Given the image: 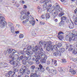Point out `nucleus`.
<instances>
[{"label": "nucleus", "instance_id": "1", "mask_svg": "<svg viewBox=\"0 0 77 77\" xmlns=\"http://www.w3.org/2000/svg\"><path fill=\"white\" fill-rule=\"evenodd\" d=\"M50 2V0H41L40 2V3H44L43 5V8L45 9L49 12H51L54 11V6H53L51 8H47V4Z\"/></svg>", "mask_w": 77, "mask_h": 77}, {"label": "nucleus", "instance_id": "2", "mask_svg": "<svg viewBox=\"0 0 77 77\" xmlns=\"http://www.w3.org/2000/svg\"><path fill=\"white\" fill-rule=\"evenodd\" d=\"M39 44L41 47H43L44 48H45L46 47V50L47 51H50V49H52L53 48V46H51V42L49 41L46 43L45 44L43 43V42L42 41H40L39 42Z\"/></svg>", "mask_w": 77, "mask_h": 77}, {"label": "nucleus", "instance_id": "3", "mask_svg": "<svg viewBox=\"0 0 77 77\" xmlns=\"http://www.w3.org/2000/svg\"><path fill=\"white\" fill-rule=\"evenodd\" d=\"M72 35L68 36L67 35L66 36V39L67 41H69V42L72 41H75L77 40V32H75L74 30L72 31Z\"/></svg>", "mask_w": 77, "mask_h": 77}, {"label": "nucleus", "instance_id": "4", "mask_svg": "<svg viewBox=\"0 0 77 77\" xmlns=\"http://www.w3.org/2000/svg\"><path fill=\"white\" fill-rule=\"evenodd\" d=\"M39 59H41V57L39 55H37V52H35V55L33 57L32 59V61L35 62L36 64L38 65L40 63Z\"/></svg>", "mask_w": 77, "mask_h": 77}, {"label": "nucleus", "instance_id": "5", "mask_svg": "<svg viewBox=\"0 0 77 77\" xmlns=\"http://www.w3.org/2000/svg\"><path fill=\"white\" fill-rule=\"evenodd\" d=\"M17 51L14 49H12V54H10L9 57V58H11L12 60H14V59H17L18 60V55L16 54L13 57V55L15 54Z\"/></svg>", "mask_w": 77, "mask_h": 77}, {"label": "nucleus", "instance_id": "6", "mask_svg": "<svg viewBox=\"0 0 77 77\" xmlns=\"http://www.w3.org/2000/svg\"><path fill=\"white\" fill-rule=\"evenodd\" d=\"M54 11L55 12L53 14V15L55 17V16H57V15H58V11L60 12V11H62V8H60V6H59V5H57L55 6Z\"/></svg>", "mask_w": 77, "mask_h": 77}, {"label": "nucleus", "instance_id": "7", "mask_svg": "<svg viewBox=\"0 0 77 77\" xmlns=\"http://www.w3.org/2000/svg\"><path fill=\"white\" fill-rule=\"evenodd\" d=\"M59 51H57V52H55L54 53L53 56H61V53L60 52L62 53H63V52H64L65 51V48H59Z\"/></svg>", "mask_w": 77, "mask_h": 77}, {"label": "nucleus", "instance_id": "8", "mask_svg": "<svg viewBox=\"0 0 77 77\" xmlns=\"http://www.w3.org/2000/svg\"><path fill=\"white\" fill-rule=\"evenodd\" d=\"M5 18L2 17H0V27H3L6 24V22L5 21Z\"/></svg>", "mask_w": 77, "mask_h": 77}, {"label": "nucleus", "instance_id": "9", "mask_svg": "<svg viewBox=\"0 0 77 77\" xmlns=\"http://www.w3.org/2000/svg\"><path fill=\"white\" fill-rule=\"evenodd\" d=\"M20 18L22 20L25 21H23L22 22V24H26V23H27L29 20V16H26V15L24 16L23 17H22V16H20Z\"/></svg>", "mask_w": 77, "mask_h": 77}, {"label": "nucleus", "instance_id": "10", "mask_svg": "<svg viewBox=\"0 0 77 77\" xmlns=\"http://www.w3.org/2000/svg\"><path fill=\"white\" fill-rule=\"evenodd\" d=\"M35 48V47H33L32 48V50H31L32 46H29L27 48V50H28V51H25V53L26 54H27V55H29V54H30V55H31V54H33V48Z\"/></svg>", "mask_w": 77, "mask_h": 77}, {"label": "nucleus", "instance_id": "11", "mask_svg": "<svg viewBox=\"0 0 77 77\" xmlns=\"http://www.w3.org/2000/svg\"><path fill=\"white\" fill-rule=\"evenodd\" d=\"M38 50H39L38 51H40V50L42 51H43L42 48L39 46L36 45L35 46V48H32V51H33V52H35V53H37V51H38Z\"/></svg>", "mask_w": 77, "mask_h": 77}, {"label": "nucleus", "instance_id": "12", "mask_svg": "<svg viewBox=\"0 0 77 77\" xmlns=\"http://www.w3.org/2000/svg\"><path fill=\"white\" fill-rule=\"evenodd\" d=\"M21 15L20 16H22V17H24L23 15L25 14L24 16H29L30 15V13L29 11H27V10L25 9L24 10H22L21 12Z\"/></svg>", "mask_w": 77, "mask_h": 77}, {"label": "nucleus", "instance_id": "13", "mask_svg": "<svg viewBox=\"0 0 77 77\" xmlns=\"http://www.w3.org/2000/svg\"><path fill=\"white\" fill-rule=\"evenodd\" d=\"M26 68V67L24 66H22V69H21L20 70V72H18V74L19 75V76L22 75H23L24 74V72H26V69H25Z\"/></svg>", "mask_w": 77, "mask_h": 77}, {"label": "nucleus", "instance_id": "14", "mask_svg": "<svg viewBox=\"0 0 77 77\" xmlns=\"http://www.w3.org/2000/svg\"><path fill=\"white\" fill-rule=\"evenodd\" d=\"M37 53L38 54V55L40 56V57H41V59H47V55H45V54H43L42 51H38Z\"/></svg>", "mask_w": 77, "mask_h": 77}, {"label": "nucleus", "instance_id": "15", "mask_svg": "<svg viewBox=\"0 0 77 77\" xmlns=\"http://www.w3.org/2000/svg\"><path fill=\"white\" fill-rule=\"evenodd\" d=\"M62 44L60 43H58L57 45H55L54 46L51 45V46H53V48L52 49H50V50H53V48L55 50H59V49L60 48V47H62Z\"/></svg>", "mask_w": 77, "mask_h": 77}, {"label": "nucleus", "instance_id": "16", "mask_svg": "<svg viewBox=\"0 0 77 77\" xmlns=\"http://www.w3.org/2000/svg\"><path fill=\"white\" fill-rule=\"evenodd\" d=\"M29 19H30V21H29L30 23L32 24V26H34V25H35V21L33 20V17L31 16H29Z\"/></svg>", "mask_w": 77, "mask_h": 77}, {"label": "nucleus", "instance_id": "17", "mask_svg": "<svg viewBox=\"0 0 77 77\" xmlns=\"http://www.w3.org/2000/svg\"><path fill=\"white\" fill-rule=\"evenodd\" d=\"M62 34H63V32H60L58 33V38L60 40L62 41L63 38V35H62Z\"/></svg>", "mask_w": 77, "mask_h": 77}, {"label": "nucleus", "instance_id": "18", "mask_svg": "<svg viewBox=\"0 0 77 77\" xmlns=\"http://www.w3.org/2000/svg\"><path fill=\"white\" fill-rule=\"evenodd\" d=\"M15 74V72H14L13 73L12 71H10L8 72V75L9 76L8 77H14L13 76Z\"/></svg>", "mask_w": 77, "mask_h": 77}, {"label": "nucleus", "instance_id": "19", "mask_svg": "<svg viewBox=\"0 0 77 77\" xmlns=\"http://www.w3.org/2000/svg\"><path fill=\"white\" fill-rule=\"evenodd\" d=\"M30 76V77H41L40 75H37L36 73H31Z\"/></svg>", "mask_w": 77, "mask_h": 77}, {"label": "nucleus", "instance_id": "20", "mask_svg": "<svg viewBox=\"0 0 77 77\" xmlns=\"http://www.w3.org/2000/svg\"><path fill=\"white\" fill-rule=\"evenodd\" d=\"M8 65V64L6 63L3 62L1 63V66H2V68L3 67H7Z\"/></svg>", "mask_w": 77, "mask_h": 77}, {"label": "nucleus", "instance_id": "21", "mask_svg": "<svg viewBox=\"0 0 77 77\" xmlns=\"http://www.w3.org/2000/svg\"><path fill=\"white\" fill-rule=\"evenodd\" d=\"M69 72H71V74H75L76 71L72 69H70L69 70Z\"/></svg>", "mask_w": 77, "mask_h": 77}, {"label": "nucleus", "instance_id": "22", "mask_svg": "<svg viewBox=\"0 0 77 77\" xmlns=\"http://www.w3.org/2000/svg\"><path fill=\"white\" fill-rule=\"evenodd\" d=\"M51 62H52V65L54 63L55 66H57V61L56 60H54L53 62V59H52L51 60Z\"/></svg>", "mask_w": 77, "mask_h": 77}, {"label": "nucleus", "instance_id": "23", "mask_svg": "<svg viewBox=\"0 0 77 77\" xmlns=\"http://www.w3.org/2000/svg\"><path fill=\"white\" fill-rule=\"evenodd\" d=\"M39 68H41L40 70L41 72H44L45 71V69L43 68L41 64H39Z\"/></svg>", "mask_w": 77, "mask_h": 77}, {"label": "nucleus", "instance_id": "24", "mask_svg": "<svg viewBox=\"0 0 77 77\" xmlns=\"http://www.w3.org/2000/svg\"><path fill=\"white\" fill-rule=\"evenodd\" d=\"M50 18V14L48 13H47L46 14V20H48Z\"/></svg>", "mask_w": 77, "mask_h": 77}, {"label": "nucleus", "instance_id": "25", "mask_svg": "<svg viewBox=\"0 0 77 77\" xmlns=\"http://www.w3.org/2000/svg\"><path fill=\"white\" fill-rule=\"evenodd\" d=\"M7 51L9 54L11 53L12 52V49L11 48L8 49Z\"/></svg>", "mask_w": 77, "mask_h": 77}, {"label": "nucleus", "instance_id": "26", "mask_svg": "<svg viewBox=\"0 0 77 77\" xmlns=\"http://www.w3.org/2000/svg\"><path fill=\"white\" fill-rule=\"evenodd\" d=\"M46 59H41L40 61L42 63H45V62H46Z\"/></svg>", "mask_w": 77, "mask_h": 77}, {"label": "nucleus", "instance_id": "27", "mask_svg": "<svg viewBox=\"0 0 77 77\" xmlns=\"http://www.w3.org/2000/svg\"><path fill=\"white\" fill-rule=\"evenodd\" d=\"M14 31L15 29H14V27L12 26L11 27V32L12 33H14Z\"/></svg>", "mask_w": 77, "mask_h": 77}, {"label": "nucleus", "instance_id": "28", "mask_svg": "<svg viewBox=\"0 0 77 77\" xmlns=\"http://www.w3.org/2000/svg\"><path fill=\"white\" fill-rule=\"evenodd\" d=\"M9 60V63L11 64L12 65H14L15 64L14 61L13 60Z\"/></svg>", "mask_w": 77, "mask_h": 77}, {"label": "nucleus", "instance_id": "29", "mask_svg": "<svg viewBox=\"0 0 77 77\" xmlns=\"http://www.w3.org/2000/svg\"><path fill=\"white\" fill-rule=\"evenodd\" d=\"M36 66L34 65H32L30 66V68L32 70H34Z\"/></svg>", "mask_w": 77, "mask_h": 77}, {"label": "nucleus", "instance_id": "30", "mask_svg": "<svg viewBox=\"0 0 77 77\" xmlns=\"http://www.w3.org/2000/svg\"><path fill=\"white\" fill-rule=\"evenodd\" d=\"M15 4H14V5H15L16 7L17 8H18L20 6V4H18L17 2H16L15 3Z\"/></svg>", "mask_w": 77, "mask_h": 77}, {"label": "nucleus", "instance_id": "31", "mask_svg": "<svg viewBox=\"0 0 77 77\" xmlns=\"http://www.w3.org/2000/svg\"><path fill=\"white\" fill-rule=\"evenodd\" d=\"M27 63L30 65H33V62H32L30 61V60H27Z\"/></svg>", "mask_w": 77, "mask_h": 77}, {"label": "nucleus", "instance_id": "32", "mask_svg": "<svg viewBox=\"0 0 77 77\" xmlns=\"http://www.w3.org/2000/svg\"><path fill=\"white\" fill-rule=\"evenodd\" d=\"M26 70H27L26 73L27 74H30V70L29 69L27 68Z\"/></svg>", "mask_w": 77, "mask_h": 77}, {"label": "nucleus", "instance_id": "33", "mask_svg": "<svg viewBox=\"0 0 77 77\" xmlns=\"http://www.w3.org/2000/svg\"><path fill=\"white\" fill-rule=\"evenodd\" d=\"M66 18H67L66 17L63 16L61 17V20H66Z\"/></svg>", "mask_w": 77, "mask_h": 77}, {"label": "nucleus", "instance_id": "34", "mask_svg": "<svg viewBox=\"0 0 77 77\" xmlns=\"http://www.w3.org/2000/svg\"><path fill=\"white\" fill-rule=\"evenodd\" d=\"M22 62L23 65H26V60H22Z\"/></svg>", "mask_w": 77, "mask_h": 77}, {"label": "nucleus", "instance_id": "35", "mask_svg": "<svg viewBox=\"0 0 77 77\" xmlns=\"http://www.w3.org/2000/svg\"><path fill=\"white\" fill-rule=\"evenodd\" d=\"M64 15V13H60L59 15L58 16L59 17H62V16H63Z\"/></svg>", "mask_w": 77, "mask_h": 77}, {"label": "nucleus", "instance_id": "36", "mask_svg": "<svg viewBox=\"0 0 77 77\" xmlns=\"http://www.w3.org/2000/svg\"><path fill=\"white\" fill-rule=\"evenodd\" d=\"M64 22L65 21H64L63 20H61L60 21V23H59V24H60V25H61V24H62L63 23H64Z\"/></svg>", "mask_w": 77, "mask_h": 77}, {"label": "nucleus", "instance_id": "37", "mask_svg": "<svg viewBox=\"0 0 77 77\" xmlns=\"http://www.w3.org/2000/svg\"><path fill=\"white\" fill-rule=\"evenodd\" d=\"M40 25H44L45 23L44 22L40 21Z\"/></svg>", "mask_w": 77, "mask_h": 77}, {"label": "nucleus", "instance_id": "38", "mask_svg": "<svg viewBox=\"0 0 77 77\" xmlns=\"http://www.w3.org/2000/svg\"><path fill=\"white\" fill-rule=\"evenodd\" d=\"M51 71H53V73L54 74H57V71L56 70H54L53 69H52Z\"/></svg>", "mask_w": 77, "mask_h": 77}, {"label": "nucleus", "instance_id": "39", "mask_svg": "<svg viewBox=\"0 0 77 77\" xmlns=\"http://www.w3.org/2000/svg\"><path fill=\"white\" fill-rule=\"evenodd\" d=\"M28 60H30L31 59V56L30 55V54L28 55Z\"/></svg>", "mask_w": 77, "mask_h": 77}, {"label": "nucleus", "instance_id": "40", "mask_svg": "<svg viewBox=\"0 0 77 77\" xmlns=\"http://www.w3.org/2000/svg\"><path fill=\"white\" fill-rule=\"evenodd\" d=\"M23 37H24V35H23V34H20L19 35V38H22Z\"/></svg>", "mask_w": 77, "mask_h": 77}, {"label": "nucleus", "instance_id": "41", "mask_svg": "<svg viewBox=\"0 0 77 77\" xmlns=\"http://www.w3.org/2000/svg\"><path fill=\"white\" fill-rule=\"evenodd\" d=\"M62 62L63 63H66V60L65 59H62Z\"/></svg>", "mask_w": 77, "mask_h": 77}, {"label": "nucleus", "instance_id": "42", "mask_svg": "<svg viewBox=\"0 0 77 77\" xmlns=\"http://www.w3.org/2000/svg\"><path fill=\"white\" fill-rule=\"evenodd\" d=\"M37 9H39V10H38V12H39V13H40L41 11H40V10H41V7H38Z\"/></svg>", "mask_w": 77, "mask_h": 77}, {"label": "nucleus", "instance_id": "43", "mask_svg": "<svg viewBox=\"0 0 77 77\" xmlns=\"http://www.w3.org/2000/svg\"><path fill=\"white\" fill-rule=\"evenodd\" d=\"M36 70L37 71H39L41 70V68L39 67H37L36 68Z\"/></svg>", "mask_w": 77, "mask_h": 77}, {"label": "nucleus", "instance_id": "44", "mask_svg": "<svg viewBox=\"0 0 77 77\" xmlns=\"http://www.w3.org/2000/svg\"><path fill=\"white\" fill-rule=\"evenodd\" d=\"M69 27L70 29H73V28H74V26H73V25H70V26H69Z\"/></svg>", "mask_w": 77, "mask_h": 77}, {"label": "nucleus", "instance_id": "45", "mask_svg": "<svg viewBox=\"0 0 77 77\" xmlns=\"http://www.w3.org/2000/svg\"><path fill=\"white\" fill-rule=\"evenodd\" d=\"M46 69L47 71H48V72L50 71V67L49 66H48L46 67Z\"/></svg>", "mask_w": 77, "mask_h": 77}, {"label": "nucleus", "instance_id": "46", "mask_svg": "<svg viewBox=\"0 0 77 77\" xmlns=\"http://www.w3.org/2000/svg\"><path fill=\"white\" fill-rule=\"evenodd\" d=\"M59 71H63V70L62 69V67L60 68H58Z\"/></svg>", "mask_w": 77, "mask_h": 77}, {"label": "nucleus", "instance_id": "47", "mask_svg": "<svg viewBox=\"0 0 77 77\" xmlns=\"http://www.w3.org/2000/svg\"><path fill=\"white\" fill-rule=\"evenodd\" d=\"M66 49H68V48L69 47V45H68V44L66 43Z\"/></svg>", "mask_w": 77, "mask_h": 77}, {"label": "nucleus", "instance_id": "48", "mask_svg": "<svg viewBox=\"0 0 77 77\" xmlns=\"http://www.w3.org/2000/svg\"><path fill=\"white\" fill-rule=\"evenodd\" d=\"M8 24L9 26H12V24L11 23H8Z\"/></svg>", "mask_w": 77, "mask_h": 77}, {"label": "nucleus", "instance_id": "49", "mask_svg": "<svg viewBox=\"0 0 77 77\" xmlns=\"http://www.w3.org/2000/svg\"><path fill=\"white\" fill-rule=\"evenodd\" d=\"M20 2L21 3H22V4H24L25 3V2H24V1L23 0H21L20 1Z\"/></svg>", "mask_w": 77, "mask_h": 77}, {"label": "nucleus", "instance_id": "50", "mask_svg": "<svg viewBox=\"0 0 77 77\" xmlns=\"http://www.w3.org/2000/svg\"><path fill=\"white\" fill-rule=\"evenodd\" d=\"M52 6V5L51 4H49L48 5V8H51Z\"/></svg>", "mask_w": 77, "mask_h": 77}, {"label": "nucleus", "instance_id": "51", "mask_svg": "<svg viewBox=\"0 0 77 77\" xmlns=\"http://www.w3.org/2000/svg\"><path fill=\"white\" fill-rule=\"evenodd\" d=\"M20 53L22 54H23L24 53V51H20Z\"/></svg>", "mask_w": 77, "mask_h": 77}, {"label": "nucleus", "instance_id": "52", "mask_svg": "<svg viewBox=\"0 0 77 77\" xmlns=\"http://www.w3.org/2000/svg\"><path fill=\"white\" fill-rule=\"evenodd\" d=\"M42 19H44V18H45V17H44V15H42Z\"/></svg>", "mask_w": 77, "mask_h": 77}, {"label": "nucleus", "instance_id": "53", "mask_svg": "<svg viewBox=\"0 0 77 77\" xmlns=\"http://www.w3.org/2000/svg\"><path fill=\"white\" fill-rule=\"evenodd\" d=\"M20 58L21 60H22L24 58V57H23V56H21L20 57Z\"/></svg>", "mask_w": 77, "mask_h": 77}, {"label": "nucleus", "instance_id": "54", "mask_svg": "<svg viewBox=\"0 0 77 77\" xmlns=\"http://www.w3.org/2000/svg\"><path fill=\"white\" fill-rule=\"evenodd\" d=\"M23 8L24 9H26L27 8V6L26 5H23Z\"/></svg>", "mask_w": 77, "mask_h": 77}, {"label": "nucleus", "instance_id": "55", "mask_svg": "<svg viewBox=\"0 0 77 77\" xmlns=\"http://www.w3.org/2000/svg\"><path fill=\"white\" fill-rule=\"evenodd\" d=\"M24 59H26V60H28V57H27L26 56H24Z\"/></svg>", "mask_w": 77, "mask_h": 77}, {"label": "nucleus", "instance_id": "56", "mask_svg": "<svg viewBox=\"0 0 77 77\" xmlns=\"http://www.w3.org/2000/svg\"><path fill=\"white\" fill-rule=\"evenodd\" d=\"M7 51H5L4 52V54H5V55H6V54H7Z\"/></svg>", "mask_w": 77, "mask_h": 77}, {"label": "nucleus", "instance_id": "57", "mask_svg": "<svg viewBox=\"0 0 77 77\" xmlns=\"http://www.w3.org/2000/svg\"><path fill=\"white\" fill-rule=\"evenodd\" d=\"M52 70H49V73H52V72H53V71H52Z\"/></svg>", "mask_w": 77, "mask_h": 77}, {"label": "nucleus", "instance_id": "58", "mask_svg": "<svg viewBox=\"0 0 77 77\" xmlns=\"http://www.w3.org/2000/svg\"><path fill=\"white\" fill-rule=\"evenodd\" d=\"M48 65H50V62L49 61H48L47 62Z\"/></svg>", "mask_w": 77, "mask_h": 77}, {"label": "nucleus", "instance_id": "59", "mask_svg": "<svg viewBox=\"0 0 77 77\" xmlns=\"http://www.w3.org/2000/svg\"><path fill=\"white\" fill-rule=\"evenodd\" d=\"M16 26L17 27H18V28H20V25H17Z\"/></svg>", "mask_w": 77, "mask_h": 77}, {"label": "nucleus", "instance_id": "60", "mask_svg": "<svg viewBox=\"0 0 77 77\" xmlns=\"http://www.w3.org/2000/svg\"><path fill=\"white\" fill-rule=\"evenodd\" d=\"M74 12H75V14H77V9H76L75 10V11H74Z\"/></svg>", "mask_w": 77, "mask_h": 77}, {"label": "nucleus", "instance_id": "61", "mask_svg": "<svg viewBox=\"0 0 77 77\" xmlns=\"http://www.w3.org/2000/svg\"><path fill=\"white\" fill-rule=\"evenodd\" d=\"M15 33L16 34H18L19 33V31H16L15 32Z\"/></svg>", "mask_w": 77, "mask_h": 77}, {"label": "nucleus", "instance_id": "62", "mask_svg": "<svg viewBox=\"0 0 77 77\" xmlns=\"http://www.w3.org/2000/svg\"><path fill=\"white\" fill-rule=\"evenodd\" d=\"M75 18V20H76V19H77V17H75V16H73V18Z\"/></svg>", "mask_w": 77, "mask_h": 77}, {"label": "nucleus", "instance_id": "63", "mask_svg": "<svg viewBox=\"0 0 77 77\" xmlns=\"http://www.w3.org/2000/svg\"><path fill=\"white\" fill-rule=\"evenodd\" d=\"M14 71H15L16 72H17V69H14Z\"/></svg>", "mask_w": 77, "mask_h": 77}, {"label": "nucleus", "instance_id": "64", "mask_svg": "<svg viewBox=\"0 0 77 77\" xmlns=\"http://www.w3.org/2000/svg\"><path fill=\"white\" fill-rule=\"evenodd\" d=\"M58 21V20H57V19H56L55 20V22H57Z\"/></svg>", "mask_w": 77, "mask_h": 77}]
</instances>
